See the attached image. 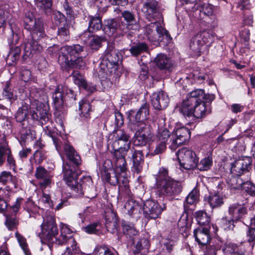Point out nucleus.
<instances>
[{"label": "nucleus", "instance_id": "1", "mask_svg": "<svg viewBox=\"0 0 255 255\" xmlns=\"http://www.w3.org/2000/svg\"><path fill=\"white\" fill-rule=\"evenodd\" d=\"M24 27L30 32V37L23 43L22 59L25 60L42 50V46L38 41L45 36V32L43 21L35 18L32 13L26 14Z\"/></svg>", "mask_w": 255, "mask_h": 255}, {"label": "nucleus", "instance_id": "2", "mask_svg": "<svg viewBox=\"0 0 255 255\" xmlns=\"http://www.w3.org/2000/svg\"><path fill=\"white\" fill-rule=\"evenodd\" d=\"M120 57L121 55L114 46L109 45L97 69L98 77L103 80L109 79L111 82L116 81L120 76V73L118 71Z\"/></svg>", "mask_w": 255, "mask_h": 255}, {"label": "nucleus", "instance_id": "3", "mask_svg": "<svg viewBox=\"0 0 255 255\" xmlns=\"http://www.w3.org/2000/svg\"><path fill=\"white\" fill-rule=\"evenodd\" d=\"M63 180L76 195L88 194L90 189H94L93 181L90 176H84L78 181L79 176L76 167L68 163L63 165Z\"/></svg>", "mask_w": 255, "mask_h": 255}, {"label": "nucleus", "instance_id": "4", "mask_svg": "<svg viewBox=\"0 0 255 255\" xmlns=\"http://www.w3.org/2000/svg\"><path fill=\"white\" fill-rule=\"evenodd\" d=\"M83 51L84 47L79 44L64 46L58 58L59 63L66 69H83L86 63L80 55Z\"/></svg>", "mask_w": 255, "mask_h": 255}, {"label": "nucleus", "instance_id": "5", "mask_svg": "<svg viewBox=\"0 0 255 255\" xmlns=\"http://www.w3.org/2000/svg\"><path fill=\"white\" fill-rule=\"evenodd\" d=\"M179 182L174 180L168 176V170L161 167L156 178V194L159 197L174 196L182 191Z\"/></svg>", "mask_w": 255, "mask_h": 255}, {"label": "nucleus", "instance_id": "6", "mask_svg": "<svg viewBox=\"0 0 255 255\" xmlns=\"http://www.w3.org/2000/svg\"><path fill=\"white\" fill-rule=\"evenodd\" d=\"M129 139L114 140L111 144L110 152L113 155V162L116 168L119 169L121 172L127 170V162L125 157L130 149Z\"/></svg>", "mask_w": 255, "mask_h": 255}, {"label": "nucleus", "instance_id": "7", "mask_svg": "<svg viewBox=\"0 0 255 255\" xmlns=\"http://www.w3.org/2000/svg\"><path fill=\"white\" fill-rule=\"evenodd\" d=\"M135 130L133 143L136 146H143L154 140L151 127L145 122H135L131 124Z\"/></svg>", "mask_w": 255, "mask_h": 255}, {"label": "nucleus", "instance_id": "8", "mask_svg": "<svg viewBox=\"0 0 255 255\" xmlns=\"http://www.w3.org/2000/svg\"><path fill=\"white\" fill-rule=\"evenodd\" d=\"M71 233V229L66 225H63L61 227V235L58 237H54L55 241L53 242L55 246L67 245L66 251L61 255H74L79 251L77 243Z\"/></svg>", "mask_w": 255, "mask_h": 255}, {"label": "nucleus", "instance_id": "9", "mask_svg": "<svg viewBox=\"0 0 255 255\" xmlns=\"http://www.w3.org/2000/svg\"><path fill=\"white\" fill-rule=\"evenodd\" d=\"M146 34L149 41L157 43L163 42L164 44H167L171 40L169 32L159 26V23L157 22H151L147 25Z\"/></svg>", "mask_w": 255, "mask_h": 255}, {"label": "nucleus", "instance_id": "10", "mask_svg": "<svg viewBox=\"0 0 255 255\" xmlns=\"http://www.w3.org/2000/svg\"><path fill=\"white\" fill-rule=\"evenodd\" d=\"M52 138L56 150L60 154L63 148L66 157L74 165L78 166L81 164V159L79 154L68 142L65 141L62 143L58 138L52 136Z\"/></svg>", "mask_w": 255, "mask_h": 255}, {"label": "nucleus", "instance_id": "11", "mask_svg": "<svg viewBox=\"0 0 255 255\" xmlns=\"http://www.w3.org/2000/svg\"><path fill=\"white\" fill-rule=\"evenodd\" d=\"M52 138L56 150L60 154L63 148L66 157L74 165L78 166L81 164V159L79 154L68 142L65 141L62 143L58 138L52 136Z\"/></svg>", "mask_w": 255, "mask_h": 255}, {"label": "nucleus", "instance_id": "12", "mask_svg": "<svg viewBox=\"0 0 255 255\" xmlns=\"http://www.w3.org/2000/svg\"><path fill=\"white\" fill-rule=\"evenodd\" d=\"M180 165L187 170L193 169L197 166L199 158L194 151L183 147L176 153Z\"/></svg>", "mask_w": 255, "mask_h": 255}, {"label": "nucleus", "instance_id": "13", "mask_svg": "<svg viewBox=\"0 0 255 255\" xmlns=\"http://www.w3.org/2000/svg\"><path fill=\"white\" fill-rule=\"evenodd\" d=\"M65 96L74 100H76V95L73 90L62 84L58 85L52 94L53 104L57 110L62 107Z\"/></svg>", "mask_w": 255, "mask_h": 255}, {"label": "nucleus", "instance_id": "14", "mask_svg": "<svg viewBox=\"0 0 255 255\" xmlns=\"http://www.w3.org/2000/svg\"><path fill=\"white\" fill-rule=\"evenodd\" d=\"M41 228L42 237L47 240L53 241V238L58 233V229L54 218L51 215L44 218L43 223L41 225Z\"/></svg>", "mask_w": 255, "mask_h": 255}, {"label": "nucleus", "instance_id": "15", "mask_svg": "<svg viewBox=\"0 0 255 255\" xmlns=\"http://www.w3.org/2000/svg\"><path fill=\"white\" fill-rule=\"evenodd\" d=\"M197 103V98H196V93L193 91L189 93L184 100L179 108V112L186 118L190 119L193 117L194 108Z\"/></svg>", "mask_w": 255, "mask_h": 255}, {"label": "nucleus", "instance_id": "16", "mask_svg": "<svg viewBox=\"0 0 255 255\" xmlns=\"http://www.w3.org/2000/svg\"><path fill=\"white\" fill-rule=\"evenodd\" d=\"M165 208L164 205L162 207L157 202L147 200L144 203L143 211L146 218L155 219L160 216Z\"/></svg>", "mask_w": 255, "mask_h": 255}, {"label": "nucleus", "instance_id": "17", "mask_svg": "<svg viewBox=\"0 0 255 255\" xmlns=\"http://www.w3.org/2000/svg\"><path fill=\"white\" fill-rule=\"evenodd\" d=\"M160 6L157 0H145L143 3L142 11L149 21L155 19L159 13Z\"/></svg>", "mask_w": 255, "mask_h": 255}, {"label": "nucleus", "instance_id": "18", "mask_svg": "<svg viewBox=\"0 0 255 255\" xmlns=\"http://www.w3.org/2000/svg\"><path fill=\"white\" fill-rule=\"evenodd\" d=\"M252 159L251 157L246 156L236 161L231 167V172L237 175L242 174H249L252 169Z\"/></svg>", "mask_w": 255, "mask_h": 255}, {"label": "nucleus", "instance_id": "19", "mask_svg": "<svg viewBox=\"0 0 255 255\" xmlns=\"http://www.w3.org/2000/svg\"><path fill=\"white\" fill-rule=\"evenodd\" d=\"M174 134L176 136L172 140L169 147L172 150H175L179 145L186 141H188L190 137V132L189 129L184 127H180L174 129Z\"/></svg>", "mask_w": 255, "mask_h": 255}, {"label": "nucleus", "instance_id": "20", "mask_svg": "<svg viewBox=\"0 0 255 255\" xmlns=\"http://www.w3.org/2000/svg\"><path fill=\"white\" fill-rule=\"evenodd\" d=\"M109 163L113 164L116 167L113 161L108 160L105 161L100 169L102 179L103 181L108 182L112 185H116L118 183H120V179L118 177L117 174L115 172H112V173L109 172V170L112 171L110 167L107 166V165H109Z\"/></svg>", "mask_w": 255, "mask_h": 255}, {"label": "nucleus", "instance_id": "21", "mask_svg": "<svg viewBox=\"0 0 255 255\" xmlns=\"http://www.w3.org/2000/svg\"><path fill=\"white\" fill-rule=\"evenodd\" d=\"M169 102L167 95L163 91L153 93L152 95L151 104L155 109L161 110L165 109Z\"/></svg>", "mask_w": 255, "mask_h": 255}, {"label": "nucleus", "instance_id": "22", "mask_svg": "<svg viewBox=\"0 0 255 255\" xmlns=\"http://www.w3.org/2000/svg\"><path fill=\"white\" fill-rule=\"evenodd\" d=\"M132 169L136 173H140L144 164V155L141 150L131 149Z\"/></svg>", "mask_w": 255, "mask_h": 255}, {"label": "nucleus", "instance_id": "23", "mask_svg": "<svg viewBox=\"0 0 255 255\" xmlns=\"http://www.w3.org/2000/svg\"><path fill=\"white\" fill-rule=\"evenodd\" d=\"M45 108L43 104H40L31 113L32 119L38 121L41 126L45 124L50 119V115Z\"/></svg>", "mask_w": 255, "mask_h": 255}, {"label": "nucleus", "instance_id": "24", "mask_svg": "<svg viewBox=\"0 0 255 255\" xmlns=\"http://www.w3.org/2000/svg\"><path fill=\"white\" fill-rule=\"evenodd\" d=\"M35 176L37 179H41L40 186L42 188H45L49 186L51 183L52 175L44 167L39 166L36 168Z\"/></svg>", "mask_w": 255, "mask_h": 255}, {"label": "nucleus", "instance_id": "25", "mask_svg": "<svg viewBox=\"0 0 255 255\" xmlns=\"http://www.w3.org/2000/svg\"><path fill=\"white\" fill-rule=\"evenodd\" d=\"M148 115L149 105L147 103L142 105L136 113L133 110L129 112V116L130 118H133V123L144 122Z\"/></svg>", "mask_w": 255, "mask_h": 255}, {"label": "nucleus", "instance_id": "26", "mask_svg": "<svg viewBox=\"0 0 255 255\" xmlns=\"http://www.w3.org/2000/svg\"><path fill=\"white\" fill-rule=\"evenodd\" d=\"M209 229L200 227L194 230V236L196 241L200 245H206L210 240Z\"/></svg>", "mask_w": 255, "mask_h": 255}, {"label": "nucleus", "instance_id": "27", "mask_svg": "<svg viewBox=\"0 0 255 255\" xmlns=\"http://www.w3.org/2000/svg\"><path fill=\"white\" fill-rule=\"evenodd\" d=\"M247 209L244 207H239L237 205H231L229 208V213L231 215L230 224L234 221H239L246 218L247 215Z\"/></svg>", "mask_w": 255, "mask_h": 255}, {"label": "nucleus", "instance_id": "28", "mask_svg": "<svg viewBox=\"0 0 255 255\" xmlns=\"http://www.w3.org/2000/svg\"><path fill=\"white\" fill-rule=\"evenodd\" d=\"M156 66L161 70L170 71L172 70L173 65L171 59L164 54H159L154 59Z\"/></svg>", "mask_w": 255, "mask_h": 255}, {"label": "nucleus", "instance_id": "29", "mask_svg": "<svg viewBox=\"0 0 255 255\" xmlns=\"http://www.w3.org/2000/svg\"><path fill=\"white\" fill-rule=\"evenodd\" d=\"M124 208L128 215L134 219H137L141 214L140 205L133 199L128 200L125 204Z\"/></svg>", "mask_w": 255, "mask_h": 255}, {"label": "nucleus", "instance_id": "30", "mask_svg": "<svg viewBox=\"0 0 255 255\" xmlns=\"http://www.w3.org/2000/svg\"><path fill=\"white\" fill-rule=\"evenodd\" d=\"M105 221V225L108 231L113 234L115 233L118 226V220L116 214L113 211L106 212Z\"/></svg>", "mask_w": 255, "mask_h": 255}, {"label": "nucleus", "instance_id": "31", "mask_svg": "<svg viewBox=\"0 0 255 255\" xmlns=\"http://www.w3.org/2000/svg\"><path fill=\"white\" fill-rule=\"evenodd\" d=\"M71 76L72 77L75 84L78 86L79 88H82L84 89L93 92L95 90L96 88L93 86H90L84 77L78 71H73Z\"/></svg>", "mask_w": 255, "mask_h": 255}, {"label": "nucleus", "instance_id": "32", "mask_svg": "<svg viewBox=\"0 0 255 255\" xmlns=\"http://www.w3.org/2000/svg\"><path fill=\"white\" fill-rule=\"evenodd\" d=\"M121 16L126 21V25L124 26L127 32L129 29L136 28L138 25L136 20L135 15L132 11L124 10L122 12Z\"/></svg>", "mask_w": 255, "mask_h": 255}, {"label": "nucleus", "instance_id": "33", "mask_svg": "<svg viewBox=\"0 0 255 255\" xmlns=\"http://www.w3.org/2000/svg\"><path fill=\"white\" fill-rule=\"evenodd\" d=\"M196 105L193 111V115L191 117L192 120L202 118L210 113V110L207 109L205 102H201L199 101V99H197Z\"/></svg>", "mask_w": 255, "mask_h": 255}, {"label": "nucleus", "instance_id": "34", "mask_svg": "<svg viewBox=\"0 0 255 255\" xmlns=\"http://www.w3.org/2000/svg\"><path fill=\"white\" fill-rule=\"evenodd\" d=\"M123 231L127 237L131 239L132 243H134L136 239V236L138 234V232L135 229L134 226L128 222L123 221L122 223Z\"/></svg>", "mask_w": 255, "mask_h": 255}, {"label": "nucleus", "instance_id": "35", "mask_svg": "<svg viewBox=\"0 0 255 255\" xmlns=\"http://www.w3.org/2000/svg\"><path fill=\"white\" fill-rule=\"evenodd\" d=\"M34 2L39 12L47 15L51 11L53 0H34Z\"/></svg>", "mask_w": 255, "mask_h": 255}, {"label": "nucleus", "instance_id": "36", "mask_svg": "<svg viewBox=\"0 0 255 255\" xmlns=\"http://www.w3.org/2000/svg\"><path fill=\"white\" fill-rule=\"evenodd\" d=\"M79 116L84 119L90 118L91 113L92 112V107L90 103L86 100H82L79 102Z\"/></svg>", "mask_w": 255, "mask_h": 255}, {"label": "nucleus", "instance_id": "37", "mask_svg": "<svg viewBox=\"0 0 255 255\" xmlns=\"http://www.w3.org/2000/svg\"><path fill=\"white\" fill-rule=\"evenodd\" d=\"M204 45V42L201 35L198 33L192 37L190 40L189 46L190 49L196 53L201 52L202 47Z\"/></svg>", "mask_w": 255, "mask_h": 255}, {"label": "nucleus", "instance_id": "38", "mask_svg": "<svg viewBox=\"0 0 255 255\" xmlns=\"http://www.w3.org/2000/svg\"><path fill=\"white\" fill-rule=\"evenodd\" d=\"M88 30L90 32H94L101 29L102 26L101 18L99 15L89 16Z\"/></svg>", "mask_w": 255, "mask_h": 255}, {"label": "nucleus", "instance_id": "39", "mask_svg": "<svg viewBox=\"0 0 255 255\" xmlns=\"http://www.w3.org/2000/svg\"><path fill=\"white\" fill-rule=\"evenodd\" d=\"M10 149L4 136H0V166L5 162V156L10 153Z\"/></svg>", "mask_w": 255, "mask_h": 255}, {"label": "nucleus", "instance_id": "40", "mask_svg": "<svg viewBox=\"0 0 255 255\" xmlns=\"http://www.w3.org/2000/svg\"><path fill=\"white\" fill-rule=\"evenodd\" d=\"M195 218L198 224L202 227L210 228V217L203 211H199L195 213Z\"/></svg>", "mask_w": 255, "mask_h": 255}, {"label": "nucleus", "instance_id": "41", "mask_svg": "<svg viewBox=\"0 0 255 255\" xmlns=\"http://www.w3.org/2000/svg\"><path fill=\"white\" fill-rule=\"evenodd\" d=\"M148 50V47L145 43L139 42L131 46L129 51L133 56L136 57Z\"/></svg>", "mask_w": 255, "mask_h": 255}, {"label": "nucleus", "instance_id": "42", "mask_svg": "<svg viewBox=\"0 0 255 255\" xmlns=\"http://www.w3.org/2000/svg\"><path fill=\"white\" fill-rule=\"evenodd\" d=\"M207 202L212 208L220 207L223 204V197L219 193H211L207 198Z\"/></svg>", "mask_w": 255, "mask_h": 255}, {"label": "nucleus", "instance_id": "43", "mask_svg": "<svg viewBox=\"0 0 255 255\" xmlns=\"http://www.w3.org/2000/svg\"><path fill=\"white\" fill-rule=\"evenodd\" d=\"M193 93H196V98L199 99V101L201 102L210 103L212 102L215 98L213 94H205L204 92L202 89H196L193 91Z\"/></svg>", "mask_w": 255, "mask_h": 255}, {"label": "nucleus", "instance_id": "44", "mask_svg": "<svg viewBox=\"0 0 255 255\" xmlns=\"http://www.w3.org/2000/svg\"><path fill=\"white\" fill-rule=\"evenodd\" d=\"M105 40V38L103 36L94 35L90 38L89 46L91 49L97 50L101 47L102 43Z\"/></svg>", "mask_w": 255, "mask_h": 255}, {"label": "nucleus", "instance_id": "45", "mask_svg": "<svg viewBox=\"0 0 255 255\" xmlns=\"http://www.w3.org/2000/svg\"><path fill=\"white\" fill-rule=\"evenodd\" d=\"M135 243V250L133 251V253L135 255H138V254L141 250L143 249L148 250L149 247V241L145 238L140 239L136 238L134 244Z\"/></svg>", "mask_w": 255, "mask_h": 255}, {"label": "nucleus", "instance_id": "46", "mask_svg": "<svg viewBox=\"0 0 255 255\" xmlns=\"http://www.w3.org/2000/svg\"><path fill=\"white\" fill-rule=\"evenodd\" d=\"M244 181L241 175H237V176H232L228 181V183L231 188L240 189L244 183Z\"/></svg>", "mask_w": 255, "mask_h": 255}, {"label": "nucleus", "instance_id": "47", "mask_svg": "<svg viewBox=\"0 0 255 255\" xmlns=\"http://www.w3.org/2000/svg\"><path fill=\"white\" fill-rule=\"evenodd\" d=\"M29 113V106L28 105H22L18 109L15 116L17 122L24 121L27 118Z\"/></svg>", "mask_w": 255, "mask_h": 255}, {"label": "nucleus", "instance_id": "48", "mask_svg": "<svg viewBox=\"0 0 255 255\" xmlns=\"http://www.w3.org/2000/svg\"><path fill=\"white\" fill-rule=\"evenodd\" d=\"M71 25V21L65 22L58 25V35L59 36L63 38L65 40L69 34V29Z\"/></svg>", "mask_w": 255, "mask_h": 255}, {"label": "nucleus", "instance_id": "49", "mask_svg": "<svg viewBox=\"0 0 255 255\" xmlns=\"http://www.w3.org/2000/svg\"><path fill=\"white\" fill-rule=\"evenodd\" d=\"M155 146L152 147L150 149V154L152 156L162 154L166 149V145L164 142H160V141H154Z\"/></svg>", "mask_w": 255, "mask_h": 255}, {"label": "nucleus", "instance_id": "50", "mask_svg": "<svg viewBox=\"0 0 255 255\" xmlns=\"http://www.w3.org/2000/svg\"><path fill=\"white\" fill-rule=\"evenodd\" d=\"M191 220H189L187 213L182 214L178 222V227L184 232H186L191 227Z\"/></svg>", "mask_w": 255, "mask_h": 255}, {"label": "nucleus", "instance_id": "51", "mask_svg": "<svg viewBox=\"0 0 255 255\" xmlns=\"http://www.w3.org/2000/svg\"><path fill=\"white\" fill-rule=\"evenodd\" d=\"M106 26L113 33L115 32L118 29L122 31L123 35L124 33H126L127 32L125 28V26L124 25H118L116 20L115 19H111L108 20L107 21Z\"/></svg>", "mask_w": 255, "mask_h": 255}, {"label": "nucleus", "instance_id": "52", "mask_svg": "<svg viewBox=\"0 0 255 255\" xmlns=\"http://www.w3.org/2000/svg\"><path fill=\"white\" fill-rule=\"evenodd\" d=\"M212 158L210 156L202 159L199 163H197L195 168L200 171H206L210 168L212 165Z\"/></svg>", "mask_w": 255, "mask_h": 255}, {"label": "nucleus", "instance_id": "53", "mask_svg": "<svg viewBox=\"0 0 255 255\" xmlns=\"http://www.w3.org/2000/svg\"><path fill=\"white\" fill-rule=\"evenodd\" d=\"M170 136V133L168 130L165 128H160L158 129L155 140L164 142V143L167 144Z\"/></svg>", "mask_w": 255, "mask_h": 255}, {"label": "nucleus", "instance_id": "54", "mask_svg": "<svg viewBox=\"0 0 255 255\" xmlns=\"http://www.w3.org/2000/svg\"><path fill=\"white\" fill-rule=\"evenodd\" d=\"M205 0H202L200 6H198L196 10H199L207 15H211L213 12V6L210 4L206 3Z\"/></svg>", "mask_w": 255, "mask_h": 255}, {"label": "nucleus", "instance_id": "55", "mask_svg": "<svg viewBox=\"0 0 255 255\" xmlns=\"http://www.w3.org/2000/svg\"><path fill=\"white\" fill-rule=\"evenodd\" d=\"M15 237L19 244V246L23 251L25 255H30V253L28 249V245L26 242V239L16 232L15 234Z\"/></svg>", "mask_w": 255, "mask_h": 255}, {"label": "nucleus", "instance_id": "56", "mask_svg": "<svg viewBox=\"0 0 255 255\" xmlns=\"http://www.w3.org/2000/svg\"><path fill=\"white\" fill-rule=\"evenodd\" d=\"M95 255H116V253L112 250L105 247H97L94 250Z\"/></svg>", "mask_w": 255, "mask_h": 255}, {"label": "nucleus", "instance_id": "57", "mask_svg": "<svg viewBox=\"0 0 255 255\" xmlns=\"http://www.w3.org/2000/svg\"><path fill=\"white\" fill-rule=\"evenodd\" d=\"M101 229V225L98 222L90 224L84 228V231L88 234H97Z\"/></svg>", "mask_w": 255, "mask_h": 255}, {"label": "nucleus", "instance_id": "58", "mask_svg": "<svg viewBox=\"0 0 255 255\" xmlns=\"http://www.w3.org/2000/svg\"><path fill=\"white\" fill-rule=\"evenodd\" d=\"M46 151L42 149H37L33 154V156L30 158V161L32 160H35L38 163H41L46 157Z\"/></svg>", "mask_w": 255, "mask_h": 255}, {"label": "nucleus", "instance_id": "59", "mask_svg": "<svg viewBox=\"0 0 255 255\" xmlns=\"http://www.w3.org/2000/svg\"><path fill=\"white\" fill-rule=\"evenodd\" d=\"M5 225L9 230H14L18 225V219L14 217L7 216Z\"/></svg>", "mask_w": 255, "mask_h": 255}, {"label": "nucleus", "instance_id": "60", "mask_svg": "<svg viewBox=\"0 0 255 255\" xmlns=\"http://www.w3.org/2000/svg\"><path fill=\"white\" fill-rule=\"evenodd\" d=\"M114 140L129 139L130 135L123 129H118L113 132Z\"/></svg>", "mask_w": 255, "mask_h": 255}, {"label": "nucleus", "instance_id": "61", "mask_svg": "<svg viewBox=\"0 0 255 255\" xmlns=\"http://www.w3.org/2000/svg\"><path fill=\"white\" fill-rule=\"evenodd\" d=\"M2 97L5 99L9 101L10 104L16 100V98L13 96L11 92V89L9 88V84L7 82L5 88L3 89L2 92Z\"/></svg>", "mask_w": 255, "mask_h": 255}, {"label": "nucleus", "instance_id": "62", "mask_svg": "<svg viewBox=\"0 0 255 255\" xmlns=\"http://www.w3.org/2000/svg\"><path fill=\"white\" fill-rule=\"evenodd\" d=\"M198 34L201 36L202 39L204 42V44L208 42L211 43L214 39V35L211 31L203 30L198 33Z\"/></svg>", "mask_w": 255, "mask_h": 255}, {"label": "nucleus", "instance_id": "63", "mask_svg": "<svg viewBox=\"0 0 255 255\" xmlns=\"http://www.w3.org/2000/svg\"><path fill=\"white\" fill-rule=\"evenodd\" d=\"M198 198V193L196 190H193L188 194L186 198L185 202L184 203V207H186L185 203L189 205H192L195 203Z\"/></svg>", "mask_w": 255, "mask_h": 255}, {"label": "nucleus", "instance_id": "64", "mask_svg": "<svg viewBox=\"0 0 255 255\" xmlns=\"http://www.w3.org/2000/svg\"><path fill=\"white\" fill-rule=\"evenodd\" d=\"M230 255H246L245 252L242 251L239 246L232 245L229 248Z\"/></svg>", "mask_w": 255, "mask_h": 255}]
</instances>
